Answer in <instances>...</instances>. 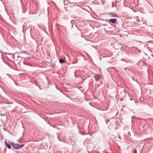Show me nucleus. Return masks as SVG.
Masks as SVG:
<instances>
[{
    "label": "nucleus",
    "mask_w": 153,
    "mask_h": 153,
    "mask_svg": "<svg viewBox=\"0 0 153 153\" xmlns=\"http://www.w3.org/2000/svg\"><path fill=\"white\" fill-rule=\"evenodd\" d=\"M11 145L13 148L16 149H20L24 145V144L20 145L16 143L13 142H12L11 143Z\"/></svg>",
    "instance_id": "nucleus-1"
},
{
    "label": "nucleus",
    "mask_w": 153,
    "mask_h": 153,
    "mask_svg": "<svg viewBox=\"0 0 153 153\" xmlns=\"http://www.w3.org/2000/svg\"><path fill=\"white\" fill-rule=\"evenodd\" d=\"M22 57L20 56H18L14 58L16 62H17L19 63L20 61L22 59Z\"/></svg>",
    "instance_id": "nucleus-2"
},
{
    "label": "nucleus",
    "mask_w": 153,
    "mask_h": 153,
    "mask_svg": "<svg viewBox=\"0 0 153 153\" xmlns=\"http://www.w3.org/2000/svg\"><path fill=\"white\" fill-rule=\"evenodd\" d=\"M101 76L100 74L96 75L95 77L96 81H99L100 79L101 78Z\"/></svg>",
    "instance_id": "nucleus-3"
},
{
    "label": "nucleus",
    "mask_w": 153,
    "mask_h": 153,
    "mask_svg": "<svg viewBox=\"0 0 153 153\" xmlns=\"http://www.w3.org/2000/svg\"><path fill=\"white\" fill-rule=\"evenodd\" d=\"M117 21V19H112L109 20L110 22L113 23H115Z\"/></svg>",
    "instance_id": "nucleus-4"
},
{
    "label": "nucleus",
    "mask_w": 153,
    "mask_h": 153,
    "mask_svg": "<svg viewBox=\"0 0 153 153\" xmlns=\"http://www.w3.org/2000/svg\"><path fill=\"white\" fill-rule=\"evenodd\" d=\"M4 143L6 147L8 148L9 149H10L11 146L6 141Z\"/></svg>",
    "instance_id": "nucleus-5"
},
{
    "label": "nucleus",
    "mask_w": 153,
    "mask_h": 153,
    "mask_svg": "<svg viewBox=\"0 0 153 153\" xmlns=\"http://www.w3.org/2000/svg\"><path fill=\"white\" fill-rule=\"evenodd\" d=\"M59 62L60 63H62L64 62L65 61L63 59H60Z\"/></svg>",
    "instance_id": "nucleus-6"
},
{
    "label": "nucleus",
    "mask_w": 153,
    "mask_h": 153,
    "mask_svg": "<svg viewBox=\"0 0 153 153\" xmlns=\"http://www.w3.org/2000/svg\"><path fill=\"white\" fill-rule=\"evenodd\" d=\"M112 16L113 17H118V16L115 13L113 14Z\"/></svg>",
    "instance_id": "nucleus-7"
},
{
    "label": "nucleus",
    "mask_w": 153,
    "mask_h": 153,
    "mask_svg": "<svg viewBox=\"0 0 153 153\" xmlns=\"http://www.w3.org/2000/svg\"><path fill=\"white\" fill-rule=\"evenodd\" d=\"M134 153H137V149H135V151H134Z\"/></svg>",
    "instance_id": "nucleus-8"
},
{
    "label": "nucleus",
    "mask_w": 153,
    "mask_h": 153,
    "mask_svg": "<svg viewBox=\"0 0 153 153\" xmlns=\"http://www.w3.org/2000/svg\"><path fill=\"white\" fill-rule=\"evenodd\" d=\"M109 121H110V120H106V123H107Z\"/></svg>",
    "instance_id": "nucleus-9"
}]
</instances>
